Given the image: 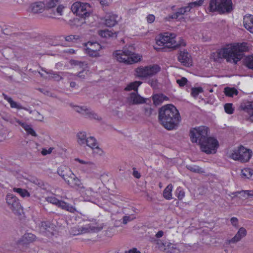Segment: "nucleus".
<instances>
[{"instance_id":"f257e3e1","label":"nucleus","mask_w":253,"mask_h":253,"mask_svg":"<svg viewBox=\"0 0 253 253\" xmlns=\"http://www.w3.org/2000/svg\"><path fill=\"white\" fill-rule=\"evenodd\" d=\"M160 123L167 129H175L180 121V116L177 109L171 104H167L159 109Z\"/></svg>"},{"instance_id":"f03ea898","label":"nucleus","mask_w":253,"mask_h":253,"mask_svg":"<svg viewBox=\"0 0 253 253\" xmlns=\"http://www.w3.org/2000/svg\"><path fill=\"white\" fill-rule=\"evenodd\" d=\"M248 50L247 43L243 42L222 48L217 51L218 58H224L229 62L236 64L243 57L244 52Z\"/></svg>"},{"instance_id":"7ed1b4c3","label":"nucleus","mask_w":253,"mask_h":253,"mask_svg":"<svg viewBox=\"0 0 253 253\" xmlns=\"http://www.w3.org/2000/svg\"><path fill=\"white\" fill-rule=\"evenodd\" d=\"M157 247L161 251L167 253H181L186 252L189 247L184 244H174L167 241L154 240Z\"/></svg>"},{"instance_id":"20e7f679","label":"nucleus","mask_w":253,"mask_h":253,"mask_svg":"<svg viewBox=\"0 0 253 253\" xmlns=\"http://www.w3.org/2000/svg\"><path fill=\"white\" fill-rule=\"evenodd\" d=\"M233 9L231 0H211L208 7L210 12L217 11L220 14L230 13Z\"/></svg>"},{"instance_id":"39448f33","label":"nucleus","mask_w":253,"mask_h":253,"mask_svg":"<svg viewBox=\"0 0 253 253\" xmlns=\"http://www.w3.org/2000/svg\"><path fill=\"white\" fill-rule=\"evenodd\" d=\"M115 59L120 62L131 64L140 60L141 56L126 49L124 50H117L114 53Z\"/></svg>"},{"instance_id":"423d86ee","label":"nucleus","mask_w":253,"mask_h":253,"mask_svg":"<svg viewBox=\"0 0 253 253\" xmlns=\"http://www.w3.org/2000/svg\"><path fill=\"white\" fill-rule=\"evenodd\" d=\"M175 38L174 34L166 33L165 35L160 36L159 39L157 40L156 43L159 46H164L165 48L172 49H175L178 46L186 45V43L183 40H181L179 43H176Z\"/></svg>"},{"instance_id":"0eeeda50","label":"nucleus","mask_w":253,"mask_h":253,"mask_svg":"<svg viewBox=\"0 0 253 253\" xmlns=\"http://www.w3.org/2000/svg\"><path fill=\"white\" fill-rule=\"evenodd\" d=\"M209 131L208 127L205 126H200L191 129L190 136L191 141L197 143L198 145L200 143H203L209 136Z\"/></svg>"},{"instance_id":"6e6552de","label":"nucleus","mask_w":253,"mask_h":253,"mask_svg":"<svg viewBox=\"0 0 253 253\" xmlns=\"http://www.w3.org/2000/svg\"><path fill=\"white\" fill-rule=\"evenodd\" d=\"M252 153V152L250 150L241 146L238 149L233 151L230 155V157L234 160L247 162L251 158Z\"/></svg>"},{"instance_id":"1a4fd4ad","label":"nucleus","mask_w":253,"mask_h":253,"mask_svg":"<svg viewBox=\"0 0 253 253\" xmlns=\"http://www.w3.org/2000/svg\"><path fill=\"white\" fill-rule=\"evenodd\" d=\"M71 10L74 13L82 17H88L90 14V6L87 3L80 1L74 2L71 6Z\"/></svg>"},{"instance_id":"9d476101","label":"nucleus","mask_w":253,"mask_h":253,"mask_svg":"<svg viewBox=\"0 0 253 253\" xmlns=\"http://www.w3.org/2000/svg\"><path fill=\"white\" fill-rule=\"evenodd\" d=\"M199 145L203 152L207 154H214L218 147V142L216 139L208 136L203 143H200Z\"/></svg>"},{"instance_id":"9b49d317","label":"nucleus","mask_w":253,"mask_h":253,"mask_svg":"<svg viewBox=\"0 0 253 253\" xmlns=\"http://www.w3.org/2000/svg\"><path fill=\"white\" fill-rule=\"evenodd\" d=\"M6 203L8 207L15 215H20L22 211V207L18 199L12 194H7L6 198Z\"/></svg>"},{"instance_id":"f8f14e48","label":"nucleus","mask_w":253,"mask_h":253,"mask_svg":"<svg viewBox=\"0 0 253 253\" xmlns=\"http://www.w3.org/2000/svg\"><path fill=\"white\" fill-rule=\"evenodd\" d=\"M102 229V227H99L93 223H90L83 226H76L73 228L72 233L73 235H79L88 232H97Z\"/></svg>"},{"instance_id":"ddd939ff","label":"nucleus","mask_w":253,"mask_h":253,"mask_svg":"<svg viewBox=\"0 0 253 253\" xmlns=\"http://www.w3.org/2000/svg\"><path fill=\"white\" fill-rule=\"evenodd\" d=\"M177 59L184 66L189 67L192 65V60L191 56L185 49L179 50Z\"/></svg>"},{"instance_id":"4468645a","label":"nucleus","mask_w":253,"mask_h":253,"mask_svg":"<svg viewBox=\"0 0 253 253\" xmlns=\"http://www.w3.org/2000/svg\"><path fill=\"white\" fill-rule=\"evenodd\" d=\"M65 182L73 188L80 189L84 187L81 180L73 172Z\"/></svg>"},{"instance_id":"2eb2a0df","label":"nucleus","mask_w":253,"mask_h":253,"mask_svg":"<svg viewBox=\"0 0 253 253\" xmlns=\"http://www.w3.org/2000/svg\"><path fill=\"white\" fill-rule=\"evenodd\" d=\"M247 230L244 227L239 228L236 234L231 239L227 240L225 243L227 245H230L231 244H236L240 241L243 238L247 235Z\"/></svg>"},{"instance_id":"dca6fc26","label":"nucleus","mask_w":253,"mask_h":253,"mask_svg":"<svg viewBox=\"0 0 253 253\" xmlns=\"http://www.w3.org/2000/svg\"><path fill=\"white\" fill-rule=\"evenodd\" d=\"M240 108L247 112L249 115V119L253 121V101H244L240 106Z\"/></svg>"},{"instance_id":"f3484780","label":"nucleus","mask_w":253,"mask_h":253,"mask_svg":"<svg viewBox=\"0 0 253 253\" xmlns=\"http://www.w3.org/2000/svg\"><path fill=\"white\" fill-rule=\"evenodd\" d=\"M45 9V3L42 1H37L31 4L29 10L34 14L41 13Z\"/></svg>"},{"instance_id":"a211bd4d","label":"nucleus","mask_w":253,"mask_h":253,"mask_svg":"<svg viewBox=\"0 0 253 253\" xmlns=\"http://www.w3.org/2000/svg\"><path fill=\"white\" fill-rule=\"evenodd\" d=\"M36 239V236L31 233H26L23 235L18 241V244L20 245H27L34 242Z\"/></svg>"},{"instance_id":"6ab92c4d","label":"nucleus","mask_w":253,"mask_h":253,"mask_svg":"<svg viewBox=\"0 0 253 253\" xmlns=\"http://www.w3.org/2000/svg\"><path fill=\"white\" fill-rule=\"evenodd\" d=\"M147 99L140 96L137 92H133L130 94L128 97V101L133 104H142L146 102Z\"/></svg>"},{"instance_id":"aec40b11","label":"nucleus","mask_w":253,"mask_h":253,"mask_svg":"<svg viewBox=\"0 0 253 253\" xmlns=\"http://www.w3.org/2000/svg\"><path fill=\"white\" fill-rule=\"evenodd\" d=\"M147 99L140 96L137 92H133L130 94L128 97V101L133 104H142L146 102Z\"/></svg>"},{"instance_id":"412c9836","label":"nucleus","mask_w":253,"mask_h":253,"mask_svg":"<svg viewBox=\"0 0 253 253\" xmlns=\"http://www.w3.org/2000/svg\"><path fill=\"white\" fill-rule=\"evenodd\" d=\"M57 172L65 181L67 179L72 172L70 169L65 166H61L59 167Z\"/></svg>"},{"instance_id":"4be33fe9","label":"nucleus","mask_w":253,"mask_h":253,"mask_svg":"<svg viewBox=\"0 0 253 253\" xmlns=\"http://www.w3.org/2000/svg\"><path fill=\"white\" fill-rule=\"evenodd\" d=\"M243 23L245 28L251 33H253V15H245L244 17Z\"/></svg>"},{"instance_id":"5701e85b","label":"nucleus","mask_w":253,"mask_h":253,"mask_svg":"<svg viewBox=\"0 0 253 253\" xmlns=\"http://www.w3.org/2000/svg\"><path fill=\"white\" fill-rule=\"evenodd\" d=\"M147 66L145 67L140 66L135 69V75L141 78H148Z\"/></svg>"},{"instance_id":"b1692460","label":"nucleus","mask_w":253,"mask_h":253,"mask_svg":"<svg viewBox=\"0 0 253 253\" xmlns=\"http://www.w3.org/2000/svg\"><path fill=\"white\" fill-rule=\"evenodd\" d=\"M147 68L148 78L155 75L161 70V67L157 64L147 66Z\"/></svg>"},{"instance_id":"393cba45","label":"nucleus","mask_w":253,"mask_h":253,"mask_svg":"<svg viewBox=\"0 0 253 253\" xmlns=\"http://www.w3.org/2000/svg\"><path fill=\"white\" fill-rule=\"evenodd\" d=\"M77 142L81 146L85 145L87 137L85 131H80L77 134Z\"/></svg>"},{"instance_id":"a878e982","label":"nucleus","mask_w":253,"mask_h":253,"mask_svg":"<svg viewBox=\"0 0 253 253\" xmlns=\"http://www.w3.org/2000/svg\"><path fill=\"white\" fill-rule=\"evenodd\" d=\"M42 70L47 74H49L50 76V79H53L55 81H60L63 79V78L59 74L58 72H54L52 70H47L45 69L42 68Z\"/></svg>"},{"instance_id":"bb28decb","label":"nucleus","mask_w":253,"mask_h":253,"mask_svg":"<svg viewBox=\"0 0 253 253\" xmlns=\"http://www.w3.org/2000/svg\"><path fill=\"white\" fill-rule=\"evenodd\" d=\"M74 109L75 111L82 114L84 116V117L86 118L90 109L87 108L85 106H75Z\"/></svg>"},{"instance_id":"cd10ccee","label":"nucleus","mask_w":253,"mask_h":253,"mask_svg":"<svg viewBox=\"0 0 253 253\" xmlns=\"http://www.w3.org/2000/svg\"><path fill=\"white\" fill-rule=\"evenodd\" d=\"M172 188V185L171 184H169L164 189L163 196L165 199L167 200H170L172 199L171 191Z\"/></svg>"},{"instance_id":"c85d7f7f","label":"nucleus","mask_w":253,"mask_h":253,"mask_svg":"<svg viewBox=\"0 0 253 253\" xmlns=\"http://www.w3.org/2000/svg\"><path fill=\"white\" fill-rule=\"evenodd\" d=\"M2 96L5 100L8 101L10 104V107L13 108L22 109V107L16 102L14 101L12 99L8 97L6 94L2 93Z\"/></svg>"},{"instance_id":"c756f323","label":"nucleus","mask_w":253,"mask_h":253,"mask_svg":"<svg viewBox=\"0 0 253 253\" xmlns=\"http://www.w3.org/2000/svg\"><path fill=\"white\" fill-rule=\"evenodd\" d=\"M85 46L86 47L85 48H90L96 50L97 52H98L101 48V46L100 44L97 42H88L85 44Z\"/></svg>"},{"instance_id":"7c9ffc66","label":"nucleus","mask_w":253,"mask_h":253,"mask_svg":"<svg viewBox=\"0 0 253 253\" xmlns=\"http://www.w3.org/2000/svg\"><path fill=\"white\" fill-rule=\"evenodd\" d=\"M13 191L18 193L23 198L29 197L30 196V193L25 189L21 188H13Z\"/></svg>"},{"instance_id":"2f4dec72","label":"nucleus","mask_w":253,"mask_h":253,"mask_svg":"<svg viewBox=\"0 0 253 253\" xmlns=\"http://www.w3.org/2000/svg\"><path fill=\"white\" fill-rule=\"evenodd\" d=\"M142 82L140 81H135L134 82L130 83L125 88V90L129 91L131 90H134L135 92H137L138 87L142 84Z\"/></svg>"},{"instance_id":"473e14b6","label":"nucleus","mask_w":253,"mask_h":253,"mask_svg":"<svg viewBox=\"0 0 253 253\" xmlns=\"http://www.w3.org/2000/svg\"><path fill=\"white\" fill-rule=\"evenodd\" d=\"M85 144L92 149L97 146L98 143L96 139L94 137L89 136L87 137Z\"/></svg>"},{"instance_id":"72a5a7b5","label":"nucleus","mask_w":253,"mask_h":253,"mask_svg":"<svg viewBox=\"0 0 253 253\" xmlns=\"http://www.w3.org/2000/svg\"><path fill=\"white\" fill-rule=\"evenodd\" d=\"M186 168L192 172L203 173H205L204 169L196 165H187Z\"/></svg>"},{"instance_id":"f704fd0d","label":"nucleus","mask_w":253,"mask_h":253,"mask_svg":"<svg viewBox=\"0 0 253 253\" xmlns=\"http://www.w3.org/2000/svg\"><path fill=\"white\" fill-rule=\"evenodd\" d=\"M224 92L226 96L232 97L234 95H237L238 91L235 88L226 87L224 88Z\"/></svg>"},{"instance_id":"c9c22d12","label":"nucleus","mask_w":253,"mask_h":253,"mask_svg":"<svg viewBox=\"0 0 253 253\" xmlns=\"http://www.w3.org/2000/svg\"><path fill=\"white\" fill-rule=\"evenodd\" d=\"M86 118L98 121L102 120V118L91 109H90L88 115Z\"/></svg>"},{"instance_id":"e433bc0d","label":"nucleus","mask_w":253,"mask_h":253,"mask_svg":"<svg viewBox=\"0 0 253 253\" xmlns=\"http://www.w3.org/2000/svg\"><path fill=\"white\" fill-rule=\"evenodd\" d=\"M75 161L78 162L80 164L84 166L85 168H91L94 166V164L91 161L88 160H81L79 158H76Z\"/></svg>"},{"instance_id":"4c0bfd02","label":"nucleus","mask_w":253,"mask_h":253,"mask_svg":"<svg viewBox=\"0 0 253 253\" xmlns=\"http://www.w3.org/2000/svg\"><path fill=\"white\" fill-rule=\"evenodd\" d=\"M245 64L248 68L253 69V55L246 57Z\"/></svg>"},{"instance_id":"58836bf2","label":"nucleus","mask_w":253,"mask_h":253,"mask_svg":"<svg viewBox=\"0 0 253 253\" xmlns=\"http://www.w3.org/2000/svg\"><path fill=\"white\" fill-rule=\"evenodd\" d=\"M250 191H253V190H245L241 191H237L232 193L234 196H237L238 194L241 195V196L245 199H247L249 197H252V196L250 195L249 193Z\"/></svg>"},{"instance_id":"ea45409f","label":"nucleus","mask_w":253,"mask_h":253,"mask_svg":"<svg viewBox=\"0 0 253 253\" xmlns=\"http://www.w3.org/2000/svg\"><path fill=\"white\" fill-rule=\"evenodd\" d=\"M163 94H156L153 97L154 104L155 105H159L163 102Z\"/></svg>"},{"instance_id":"a19ab883","label":"nucleus","mask_w":253,"mask_h":253,"mask_svg":"<svg viewBox=\"0 0 253 253\" xmlns=\"http://www.w3.org/2000/svg\"><path fill=\"white\" fill-rule=\"evenodd\" d=\"M60 2V0H49L45 3V9H50L54 7Z\"/></svg>"},{"instance_id":"79ce46f5","label":"nucleus","mask_w":253,"mask_h":253,"mask_svg":"<svg viewBox=\"0 0 253 253\" xmlns=\"http://www.w3.org/2000/svg\"><path fill=\"white\" fill-rule=\"evenodd\" d=\"M253 174V169L246 168L242 170V175L246 178H249L251 177Z\"/></svg>"},{"instance_id":"37998d69","label":"nucleus","mask_w":253,"mask_h":253,"mask_svg":"<svg viewBox=\"0 0 253 253\" xmlns=\"http://www.w3.org/2000/svg\"><path fill=\"white\" fill-rule=\"evenodd\" d=\"M203 92V89L202 87H193L191 89V95L194 97H196L200 93H202Z\"/></svg>"},{"instance_id":"c03bdc74","label":"nucleus","mask_w":253,"mask_h":253,"mask_svg":"<svg viewBox=\"0 0 253 253\" xmlns=\"http://www.w3.org/2000/svg\"><path fill=\"white\" fill-rule=\"evenodd\" d=\"M84 194L86 196V199L87 200L91 201L93 199L92 197L94 196L95 193L91 189H88L85 191Z\"/></svg>"},{"instance_id":"a18cd8bd","label":"nucleus","mask_w":253,"mask_h":253,"mask_svg":"<svg viewBox=\"0 0 253 253\" xmlns=\"http://www.w3.org/2000/svg\"><path fill=\"white\" fill-rule=\"evenodd\" d=\"M85 53L91 57H98L99 56L98 52L90 48H84Z\"/></svg>"},{"instance_id":"49530a36","label":"nucleus","mask_w":253,"mask_h":253,"mask_svg":"<svg viewBox=\"0 0 253 253\" xmlns=\"http://www.w3.org/2000/svg\"><path fill=\"white\" fill-rule=\"evenodd\" d=\"M225 112L228 114H232L234 112V108L232 107V104L226 103L224 106Z\"/></svg>"},{"instance_id":"de8ad7c7","label":"nucleus","mask_w":253,"mask_h":253,"mask_svg":"<svg viewBox=\"0 0 253 253\" xmlns=\"http://www.w3.org/2000/svg\"><path fill=\"white\" fill-rule=\"evenodd\" d=\"M46 199L48 203L54 204L57 206H58L59 203L60 201V200H59L54 197H48L46 198Z\"/></svg>"},{"instance_id":"09e8293b","label":"nucleus","mask_w":253,"mask_h":253,"mask_svg":"<svg viewBox=\"0 0 253 253\" xmlns=\"http://www.w3.org/2000/svg\"><path fill=\"white\" fill-rule=\"evenodd\" d=\"M204 1V0H199L198 1L192 2L189 3L188 6L190 7L189 8L191 9L193 7L201 6L203 4Z\"/></svg>"},{"instance_id":"8fccbe9b","label":"nucleus","mask_w":253,"mask_h":253,"mask_svg":"<svg viewBox=\"0 0 253 253\" xmlns=\"http://www.w3.org/2000/svg\"><path fill=\"white\" fill-rule=\"evenodd\" d=\"M99 35L103 38H109L111 36L110 31L108 29H104L99 32Z\"/></svg>"},{"instance_id":"3c124183","label":"nucleus","mask_w":253,"mask_h":253,"mask_svg":"<svg viewBox=\"0 0 253 253\" xmlns=\"http://www.w3.org/2000/svg\"><path fill=\"white\" fill-rule=\"evenodd\" d=\"M70 63L72 65L78 66L81 68H82L83 66L86 65V64L84 62L75 60H71L70 61Z\"/></svg>"},{"instance_id":"603ef678","label":"nucleus","mask_w":253,"mask_h":253,"mask_svg":"<svg viewBox=\"0 0 253 253\" xmlns=\"http://www.w3.org/2000/svg\"><path fill=\"white\" fill-rule=\"evenodd\" d=\"M144 114L147 117H150L154 110L149 106H146L144 107Z\"/></svg>"},{"instance_id":"864d4df0","label":"nucleus","mask_w":253,"mask_h":253,"mask_svg":"<svg viewBox=\"0 0 253 253\" xmlns=\"http://www.w3.org/2000/svg\"><path fill=\"white\" fill-rule=\"evenodd\" d=\"M190 7H188V6L181 7L179 8L177 10V13L179 14V16L183 15L185 12L187 11H189L190 10Z\"/></svg>"},{"instance_id":"5fc2aeb1","label":"nucleus","mask_w":253,"mask_h":253,"mask_svg":"<svg viewBox=\"0 0 253 253\" xmlns=\"http://www.w3.org/2000/svg\"><path fill=\"white\" fill-rule=\"evenodd\" d=\"M187 82V80L185 77H182L180 79L176 80V83L181 87L184 86Z\"/></svg>"},{"instance_id":"6e6d98bb","label":"nucleus","mask_w":253,"mask_h":253,"mask_svg":"<svg viewBox=\"0 0 253 253\" xmlns=\"http://www.w3.org/2000/svg\"><path fill=\"white\" fill-rule=\"evenodd\" d=\"M64 210L68 211L71 213H74L75 211H76V208L68 203H67V205L66 206V208L64 209Z\"/></svg>"},{"instance_id":"4d7b16f0","label":"nucleus","mask_w":253,"mask_h":253,"mask_svg":"<svg viewBox=\"0 0 253 253\" xmlns=\"http://www.w3.org/2000/svg\"><path fill=\"white\" fill-rule=\"evenodd\" d=\"M120 17H119L117 15H112V27L116 24L120 20Z\"/></svg>"},{"instance_id":"13d9d810","label":"nucleus","mask_w":253,"mask_h":253,"mask_svg":"<svg viewBox=\"0 0 253 253\" xmlns=\"http://www.w3.org/2000/svg\"><path fill=\"white\" fill-rule=\"evenodd\" d=\"M232 225L236 228H238V219L237 218L233 217L230 219Z\"/></svg>"},{"instance_id":"bf43d9fd","label":"nucleus","mask_w":253,"mask_h":253,"mask_svg":"<svg viewBox=\"0 0 253 253\" xmlns=\"http://www.w3.org/2000/svg\"><path fill=\"white\" fill-rule=\"evenodd\" d=\"M135 217H131L130 215L128 216H124L123 217V223L124 224H126L128 222H129L134 219Z\"/></svg>"},{"instance_id":"052dcab7","label":"nucleus","mask_w":253,"mask_h":253,"mask_svg":"<svg viewBox=\"0 0 253 253\" xmlns=\"http://www.w3.org/2000/svg\"><path fill=\"white\" fill-rule=\"evenodd\" d=\"M94 153H96L97 155H101L103 153V151L101 148H100L98 146V144L97 145V146L95 147V148L92 149Z\"/></svg>"},{"instance_id":"680f3d73","label":"nucleus","mask_w":253,"mask_h":253,"mask_svg":"<svg viewBox=\"0 0 253 253\" xmlns=\"http://www.w3.org/2000/svg\"><path fill=\"white\" fill-rule=\"evenodd\" d=\"M149 84L154 88L158 87V82L156 80L152 79L149 81Z\"/></svg>"},{"instance_id":"e2e57ef3","label":"nucleus","mask_w":253,"mask_h":253,"mask_svg":"<svg viewBox=\"0 0 253 253\" xmlns=\"http://www.w3.org/2000/svg\"><path fill=\"white\" fill-rule=\"evenodd\" d=\"M78 37L76 36L70 35L65 37V40L67 42H74V41L77 40Z\"/></svg>"},{"instance_id":"0e129e2a","label":"nucleus","mask_w":253,"mask_h":253,"mask_svg":"<svg viewBox=\"0 0 253 253\" xmlns=\"http://www.w3.org/2000/svg\"><path fill=\"white\" fill-rule=\"evenodd\" d=\"M53 150V148L50 147L48 150L46 149L43 148L42 149L41 153L42 155L45 156L47 154H50L52 152V151Z\"/></svg>"},{"instance_id":"69168bd1","label":"nucleus","mask_w":253,"mask_h":253,"mask_svg":"<svg viewBox=\"0 0 253 253\" xmlns=\"http://www.w3.org/2000/svg\"><path fill=\"white\" fill-rule=\"evenodd\" d=\"M176 192L177 193V198L179 200H181L184 197L185 193L182 190L177 189Z\"/></svg>"},{"instance_id":"338daca9","label":"nucleus","mask_w":253,"mask_h":253,"mask_svg":"<svg viewBox=\"0 0 253 253\" xmlns=\"http://www.w3.org/2000/svg\"><path fill=\"white\" fill-rule=\"evenodd\" d=\"M155 17L154 15L150 14L147 17V21L149 23H153L155 20Z\"/></svg>"},{"instance_id":"774afa93","label":"nucleus","mask_w":253,"mask_h":253,"mask_svg":"<svg viewBox=\"0 0 253 253\" xmlns=\"http://www.w3.org/2000/svg\"><path fill=\"white\" fill-rule=\"evenodd\" d=\"M125 253H141L139 251H137V249L133 248L128 251H125Z\"/></svg>"}]
</instances>
